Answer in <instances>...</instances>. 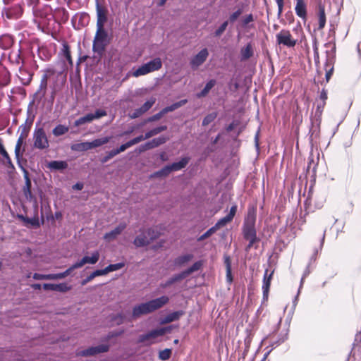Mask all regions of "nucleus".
<instances>
[{
	"instance_id": "nucleus-1",
	"label": "nucleus",
	"mask_w": 361,
	"mask_h": 361,
	"mask_svg": "<svg viewBox=\"0 0 361 361\" xmlns=\"http://www.w3.org/2000/svg\"><path fill=\"white\" fill-rule=\"evenodd\" d=\"M170 331V327H162L153 329L147 334L140 335L138 336L137 341L138 343H144L145 345H151L158 342V337L162 336Z\"/></svg>"
},
{
	"instance_id": "nucleus-2",
	"label": "nucleus",
	"mask_w": 361,
	"mask_h": 361,
	"mask_svg": "<svg viewBox=\"0 0 361 361\" xmlns=\"http://www.w3.org/2000/svg\"><path fill=\"white\" fill-rule=\"evenodd\" d=\"M161 66L162 62L161 59L157 57L134 70L132 73V75L135 78L145 75L149 73L159 70Z\"/></svg>"
},
{
	"instance_id": "nucleus-3",
	"label": "nucleus",
	"mask_w": 361,
	"mask_h": 361,
	"mask_svg": "<svg viewBox=\"0 0 361 361\" xmlns=\"http://www.w3.org/2000/svg\"><path fill=\"white\" fill-rule=\"evenodd\" d=\"M256 214L253 210H249L245 218L243 226V234L244 238H257L256 229Z\"/></svg>"
},
{
	"instance_id": "nucleus-4",
	"label": "nucleus",
	"mask_w": 361,
	"mask_h": 361,
	"mask_svg": "<svg viewBox=\"0 0 361 361\" xmlns=\"http://www.w3.org/2000/svg\"><path fill=\"white\" fill-rule=\"evenodd\" d=\"M107 33L104 28H97V32L93 41L92 49L94 52L102 56L106 46Z\"/></svg>"
},
{
	"instance_id": "nucleus-5",
	"label": "nucleus",
	"mask_w": 361,
	"mask_h": 361,
	"mask_svg": "<svg viewBox=\"0 0 361 361\" xmlns=\"http://www.w3.org/2000/svg\"><path fill=\"white\" fill-rule=\"evenodd\" d=\"M49 146V140L44 128L36 126L33 132V147L43 150Z\"/></svg>"
},
{
	"instance_id": "nucleus-6",
	"label": "nucleus",
	"mask_w": 361,
	"mask_h": 361,
	"mask_svg": "<svg viewBox=\"0 0 361 361\" xmlns=\"http://www.w3.org/2000/svg\"><path fill=\"white\" fill-rule=\"evenodd\" d=\"M277 43L288 47H293L296 44V40L292 37L290 31L286 30H281L276 35Z\"/></svg>"
},
{
	"instance_id": "nucleus-7",
	"label": "nucleus",
	"mask_w": 361,
	"mask_h": 361,
	"mask_svg": "<svg viewBox=\"0 0 361 361\" xmlns=\"http://www.w3.org/2000/svg\"><path fill=\"white\" fill-rule=\"evenodd\" d=\"M109 345L102 344L97 346L90 347L77 353L78 356L88 357L93 356L99 353H106L109 350Z\"/></svg>"
},
{
	"instance_id": "nucleus-8",
	"label": "nucleus",
	"mask_w": 361,
	"mask_h": 361,
	"mask_svg": "<svg viewBox=\"0 0 361 361\" xmlns=\"http://www.w3.org/2000/svg\"><path fill=\"white\" fill-rule=\"evenodd\" d=\"M156 99L151 97L149 100L146 101L140 108L135 109L134 111L129 114V117L132 119L139 118L142 114L148 111L154 104Z\"/></svg>"
},
{
	"instance_id": "nucleus-9",
	"label": "nucleus",
	"mask_w": 361,
	"mask_h": 361,
	"mask_svg": "<svg viewBox=\"0 0 361 361\" xmlns=\"http://www.w3.org/2000/svg\"><path fill=\"white\" fill-rule=\"evenodd\" d=\"M19 166L21 168L23 172V177L25 179V185L23 188V194L27 200H32L33 195L31 192L32 183L29 177V173L27 169L22 166V164H20Z\"/></svg>"
},
{
	"instance_id": "nucleus-10",
	"label": "nucleus",
	"mask_w": 361,
	"mask_h": 361,
	"mask_svg": "<svg viewBox=\"0 0 361 361\" xmlns=\"http://www.w3.org/2000/svg\"><path fill=\"white\" fill-rule=\"evenodd\" d=\"M209 55L207 49L204 48L200 51L194 57L190 60V66L192 68H197L201 66L207 59Z\"/></svg>"
},
{
	"instance_id": "nucleus-11",
	"label": "nucleus",
	"mask_w": 361,
	"mask_h": 361,
	"mask_svg": "<svg viewBox=\"0 0 361 361\" xmlns=\"http://www.w3.org/2000/svg\"><path fill=\"white\" fill-rule=\"evenodd\" d=\"M236 211L237 205H233L230 209L229 213L226 216L220 219L214 226L216 231L231 221L236 213Z\"/></svg>"
},
{
	"instance_id": "nucleus-12",
	"label": "nucleus",
	"mask_w": 361,
	"mask_h": 361,
	"mask_svg": "<svg viewBox=\"0 0 361 361\" xmlns=\"http://www.w3.org/2000/svg\"><path fill=\"white\" fill-rule=\"evenodd\" d=\"M97 11V28H104V23L107 20L106 11L101 6L97 1L96 4Z\"/></svg>"
},
{
	"instance_id": "nucleus-13",
	"label": "nucleus",
	"mask_w": 361,
	"mask_h": 361,
	"mask_svg": "<svg viewBox=\"0 0 361 361\" xmlns=\"http://www.w3.org/2000/svg\"><path fill=\"white\" fill-rule=\"evenodd\" d=\"M126 228V223L119 224L116 228L104 235V239L106 241H111L116 239Z\"/></svg>"
},
{
	"instance_id": "nucleus-14",
	"label": "nucleus",
	"mask_w": 361,
	"mask_h": 361,
	"mask_svg": "<svg viewBox=\"0 0 361 361\" xmlns=\"http://www.w3.org/2000/svg\"><path fill=\"white\" fill-rule=\"evenodd\" d=\"M151 312L152 311L148 302H143L133 307L132 317L133 318H138L142 314H147Z\"/></svg>"
},
{
	"instance_id": "nucleus-15",
	"label": "nucleus",
	"mask_w": 361,
	"mask_h": 361,
	"mask_svg": "<svg viewBox=\"0 0 361 361\" xmlns=\"http://www.w3.org/2000/svg\"><path fill=\"white\" fill-rule=\"evenodd\" d=\"M273 271L269 273V270L266 269L263 278L262 291H263V300H267L272 277Z\"/></svg>"
},
{
	"instance_id": "nucleus-16",
	"label": "nucleus",
	"mask_w": 361,
	"mask_h": 361,
	"mask_svg": "<svg viewBox=\"0 0 361 361\" xmlns=\"http://www.w3.org/2000/svg\"><path fill=\"white\" fill-rule=\"evenodd\" d=\"M54 70L48 68L45 71V73L42 76L39 89L37 92V93L41 94L42 97H44L46 94L47 80L49 76L54 74Z\"/></svg>"
},
{
	"instance_id": "nucleus-17",
	"label": "nucleus",
	"mask_w": 361,
	"mask_h": 361,
	"mask_svg": "<svg viewBox=\"0 0 361 361\" xmlns=\"http://www.w3.org/2000/svg\"><path fill=\"white\" fill-rule=\"evenodd\" d=\"M169 301V298L167 296H161L158 298L148 301L150 310L152 312L162 307L164 305L167 304Z\"/></svg>"
},
{
	"instance_id": "nucleus-18",
	"label": "nucleus",
	"mask_w": 361,
	"mask_h": 361,
	"mask_svg": "<svg viewBox=\"0 0 361 361\" xmlns=\"http://www.w3.org/2000/svg\"><path fill=\"white\" fill-rule=\"evenodd\" d=\"M140 233L135 237L133 240V244L136 247H145L149 245V242L148 240V237L145 231V230H140Z\"/></svg>"
},
{
	"instance_id": "nucleus-19",
	"label": "nucleus",
	"mask_w": 361,
	"mask_h": 361,
	"mask_svg": "<svg viewBox=\"0 0 361 361\" xmlns=\"http://www.w3.org/2000/svg\"><path fill=\"white\" fill-rule=\"evenodd\" d=\"M99 259L98 251L94 252L91 256H84L80 261L77 262L79 267H82L85 264H94Z\"/></svg>"
},
{
	"instance_id": "nucleus-20",
	"label": "nucleus",
	"mask_w": 361,
	"mask_h": 361,
	"mask_svg": "<svg viewBox=\"0 0 361 361\" xmlns=\"http://www.w3.org/2000/svg\"><path fill=\"white\" fill-rule=\"evenodd\" d=\"M183 314L184 312L182 310H178L169 313L161 319V324H168L174 321H177L180 319L181 316L183 315Z\"/></svg>"
},
{
	"instance_id": "nucleus-21",
	"label": "nucleus",
	"mask_w": 361,
	"mask_h": 361,
	"mask_svg": "<svg viewBox=\"0 0 361 361\" xmlns=\"http://www.w3.org/2000/svg\"><path fill=\"white\" fill-rule=\"evenodd\" d=\"M47 167L50 170L61 171L67 169L68 164L66 161H51L47 164Z\"/></svg>"
},
{
	"instance_id": "nucleus-22",
	"label": "nucleus",
	"mask_w": 361,
	"mask_h": 361,
	"mask_svg": "<svg viewBox=\"0 0 361 361\" xmlns=\"http://www.w3.org/2000/svg\"><path fill=\"white\" fill-rule=\"evenodd\" d=\"M25 137H25L24 135H20V136L18 137V138L17 140L16 145L15 147V157L17 160L18 166H20V164H21L20 159H21L23 154H22V153H20V148L24 142V139Z\"/></svg>"
},
{
	"instance_id": "nucleus-23",
	"label": "nucleus",
	"mask_w": 361,
	"mask_h": 361,
	"mask_svg": "<svg viewBox=\"0 0 361 361\" xmlns=\"http://www.w3.org/2000/svg\"><path fill=\"white\" fill-rule=\"evenodd\" d=\"M193 258L192 254H185L176 257L173 264L175 266L181 267L188 263Z\"/></svg>"
},
{
	"instance_id": "nucleus-24",
	"label": "nucleus",
	"mask_w": 361,
	"mask_h": 361,
	"mask_svg": "<svg viewBox=\"0 0 361 361\" xmlns=\"http://www.w3.org/2000/svg\"><path fill=\"white\" fill-rule=\"evenodd\" d=\"M216 81L214 79L209 80L205 85L204 87L198 92L196 96L197 98H202L206 97L209 91L216 85Z\"/></svg>"
},
{
	"instance_id": "nucleus-25",
	"label": "nucleus",
	"mask_w": 361,
	"mask_h": 361,
	"mask_svg": "<svg viewBox=\"0 0 361 361\" xmlns=\"http://www.w3.org/2000/svg\"><path fill=\"white\" fill-rule=\"evenodd\" d=\"M318 29L322 30L324 27L326 25V15L324 6L321 4H319L318 6Z\"/></svg>"
},
{
	"instance_id": "nucleus-26",
	"label": "nucleus",
	"mask_w": 361,
	"mask_h": 361,
	"mask_svg": "<svg viewBox=\"0 0 361 361\" xmlns=\"http://www.w3.org/2000/svg\"><path fill=\"white\" fill-rule=\"evenodd\" d=\"M185 279V276H183V273H178L176 274L173 275L171 277H170L167 281H166L164 283H161L160 286L163 288H166L170 286H171L173 283L180 281Z\"/></svg>"
},
{
	"instance_id": "nucleus-27",
	"label": "nucleus",
	"mask_w": 361,
	"mask_h": 361,
	"mask_svg": "<svg viewBox=\"0 0 361 361\" xmlns=\"http://www.w3.org/2000/svg\"><path fill=\"white\" fill-rule=\"evenodd\" d=\"M187 102H188L187 99H182V100H180V101H178L177 102H175V103L172 104L170 106L164 107L161 111L162 114L164 115V114H167L169 112L173 111L176 109L183 106Z\"/></svg>"
},
{
	"instance_id": "nucleus-28",
	"label": "nucleus",
	"mask_w": 361,
	"mask_h": 361,
	"mask_svg": "<svg viewBox=\"0 0 361 361\" xmlns=\"http://www.w3.org/2000/svg\"><path fill=\"white\" fill-rule=\"evenodd\" d=\"M190 161L189 157H183L179 161L173 162V164H170V168L172 170V171H180L182 169L185 168L187 164H188Z\"/></svg>"
},
{
	"instance_id": "nucleus-29",
	"label": "nucleus",
	"mask_w": 361,
	"mask_h": 361,
	"mask_svg": "<svg viewBox=\"0 0 361 361\" xmlns=\"http://www.w3.org/2000/svg\"><path fill=\"white\" fill-rule=\"evenodd\" d=\"M295 11L296 15L300 18L305 20L307 17L306 4L305 2L296 3Z\"/></svg>"
},
{
	"instance_id": "nucleus-30",
	"label": "nucleus",
	"mask_w": 361,
	"mask_h": 361,
	"mask_svg": "<svg viewBox=\"0 0 361 361\" xmlns=\"http://www.w3.org/2000/svg\"><path fill=\"white\" fill-rule=\"evenodd\" d=\"M202 262L200 260V261L195 262L190 267H189L188 269H187L181 272L183 273L185 278H186L187 276L190 275L192 273L200 270V268L202 267Z\"/></svg>"
},
{
	"instance_id": "nucleus-31",
	"label": "nucleus",
	"mask_w": 361,
	"mask_h": 361,
	"mask_svg": "<svg viewBox=\"0 0 361 361\" xmlns=\"http://www.w3.org/2000/svg\"><path fill=\"white\" fill-rule=\"evenodd\" d=\"M71 149L75 152L87 151L90 149L89 142H83L80 143H75L71 146Z\"/></svg>"
},
{
	"instance_id": "nucleus-32",
	"label": "nucleus",
	"mask_w": 361,
	"mask_h": 361,
	"mask_svg": "<svg viewBox=\"0 0 361 361\" xmlns=\"http://www.w3.org/2000/svg\"><path fill=\"white\" fill-rule=\"evenodd\" d=\"M242 60H247L252 56L253 51L250 43H248L244 48L240 51Z\"/></svg>"
},
{
	"instance_id": "nucleus-33",
	"label": "nucleus",
	"mask_w": 361,
	"mask_h": 361,
	"mask_svg": "<svg viewBox=\"0 0 361 361\" xmlns=\"http://www.w3.org/2000/svg\"><path fill=\"white\" fill-rule=\"evenodd\" d=\"M60 54H62L66 59V60L71 66H73V60L71 55L70 47L66 42L63 43L62 49Z\"/></svg>"
},
{
	"instance_id": "nucleus-34",
	"label": "nucleus",
	"mask_w": 361,
	"mask_h": 361,
	"mask_svg": "<svg viewBox=\"0 0 361 361\" xmlns=\"http://www.w3.org/2000/svg\"><path fill=\"white\" fill-rule=\"evenodd\" d=\"M109 137H104L98 139H95L92 142H89L90 149L96 148L100 147L103 145H105L109 142Z\"/></svg>"
},
{
	"instance_id": "nucleus-35",
	"label": "nucleus",
	"mask_w": 361,
	"mask_h": 361,
	"mask_svg": "<svg viewBox=\"0 0 361 361\" xmlns=\"http://www.w3.org/2000/svg\"><path fill=\"white\" fill-rule=\"evenodd\" d=\"M69 128L68 126L64 125H57L53 130L52 133L54 136L59 137L66 134L68 131Z\"/></svg>"
},
{
	"instance_id": "nucleus-36",
	"label": "nucleus",
	"mask_w": 361,
	"mask_h": 361,
	"mask_svg": "<svg viewBox=\"0 0 361 361\" xmlns=\"http://www.w3.org/2000/svg\"><path fill=\"white\" fill-rule=\"evenodd\" d=\"M93 121V116H92V114H87L85 116L79 118L74 122V126L78 127L82 124L90 123Z\"/></svg>"
},
{
	"instance_id": "nucleus-37",
	"label": "nucleus",
	"mask_w": 361,
	"mask_h": 361,
	"mask_svg": "<svg viewBox=\"0 0 361 361\" xmlns=\"http://www.w3.org/2000/svg\"><path fill=\"white\" fill-rule=\"evenodd\" d=\"M135 142H136V140H134V138H133V139L129 140L128 142L121 145L118 148L114 149V151H115L116 155L120 154L121 152H124L126 149L132 147L133 145H136Z\"/></svg>"
},
{
	"instance_id": "nucleus-38",
	"label": "nucleus",
	"mask_w": 361,
	"mask_h": 361,
	"mask_svg": "<svg viewBox=\"0 0 361 361\" xmlns=\"http://www.w3.org/2000/svg\"><path fill=\"white\" fill-rule=\"evenodd\" d=\"M145 231L148 237L149 243L158 238L160 234L159 231L153 228H147V230H145Z\"/></svg>"
},
{
	"instance_id": "nucleus-39",
	"label": "nucleus",
	"mask_w": 361,
	"mask_h": 361,
	"mask_svg": "<svg viewBox=\"0 0 361 361\" xmlns=\"http://www.w3.org/2000/svg\"><path fill=\"white\" fill-rule=\"evenodd\" d=\"M27 121H28V118L27 119L26 122L25 123L22 124L19 128V129L21 130L20 135H24L25 137H27L28 135L30 128L33 122V118L30 119L28 126H27Z\"/></svg>"
},
{
	"instance_id": "nucleus-40",
	"label": "nucleus",
	"mask_w": 361,
	"mask_h": 361,
	"mask_svg": "<svg viewBox=\"0 0 361 361\" xmlns=\"http://www.w3.org/2000/svg\"><path fill=\"white\" fill-rule=\"evenodd\" d=\"M171 353L172 350L170 348H166L160 350L159 353V358L163 361L168 360L171 356Z\"/></svg>"
},
{
	"instance_id": "nucleus-41",
	"label": "nucleus",
	"mask_w": 361,
	"mask_h": 361,
	"mask_svg": "<svg viewBox=\"0 0 361 361\" xmlns=\"http://www.w3.org/2000/svg\"><path fill=\"white\" fill-rule=\"evenodd\" d=\"M166 140H167V138L166 137L161 136V137L152 139V140H150V142H151V145H152V148H155V147H157L159 145L165 143L166 142Z\"/></svg>"
},
{
	"instance_id": "nucleus-42",
	"label": "nucleus",
	"mask_w": 361,
	"mask_h": 361,
	"mask_svg": "<svg viewBox=\"0 0 361 361\" xmlns=\"http://www.w3.org/2000/svg\"><path fill=\"white\" fill-rule=\"evenodd\" d=\"M288 338V331H286L284 334H280L279 336V338L278 339L273 342L271 344V346L272 348H276V346L281 345V343H283L286 340H287Z\"/></svg>"
},
{
	"instance_id": "nucleus-43",
	"label": "nucleus",
	"mask_w": 361,
	"mask_h": 361,
	"mask_svg": "<svg viewBox=\"0 0 361 361\" xmlns=\"http://www.w3.org/2000/svg\"><path fill=\"white\" fill-rule=\"evenodd\" d=\"M216 231V229L214 227H211L209 229H208L204 233L201 235L197 238V241L200 242L204 240V239L210 237L212 235H213Z\"/></svg>"
},
{
	"instance_id": "nucleus-44",
	"label": "nucleus",
	"mask_w": 361,
	"mask_h": 361,
	"mask_svg": "<svg viewBox=\"0 0 361 361\" xmlns=\"http://www.w3.org/2000/svg\"><path fill=\"white\" fill-rule=\"evenodd\" d=\"M124 267V263L119 262L116 264H111L106 267L107 274L111 271H117Z\"/></svg>"
},
{
	"instance_id": "nucleus-45",
	"label": "nucleus",
	"mask_w": 361,
	"mask_h": 361,
	"mask_svg": "<svg viewBox=\"0 0 361 361\" xmlns=\"http://www.w3.org/2000/svg\"><path fill=\"white\" fill-rule=\"evenodd\" d=\"M216 116H217L216 113H214V112L207 115L202 121V126H206L209 125V123H211L212 122H213L215 120V118H216Z\"/></svg>"
},
{
	"instance_id": "nucleus-46",
	"label": "nucleus",
	"mask_w": 361,
	"mask_h": 361,
	"mask_svg": "<svg viewBox=\"0 0 361 361\" xmlns=\"http://www.w3.org/2000/svg\"><path fill=\"white\" fill-rule=\"evenodd\" d=\"M171 171H172V170L171 169L170 166L166 165L164 167H163L161 170L157 171L154 173V175L156 176H159V177L167 176Z\"/></svg>"
},
{
	"instance_id": "nucleus-47",
	"label": "nucleus",
	"mask_w": 361,
	"mask_h": 361,
	"mask_svg": "<svg viewBox=\"0 0 361 361\" xmlns=\"http://www.w3.org/2000/svg\"><path fill=\"white\" fill-rule=\"evenodd\" d=\"M71 289V286L66 283L56 284V291L66 293Z\"/></svg>"
},
{
	"instance_id": "nucleus-48",
	"label": "nucleus",
	"mask_w": 361,
	"mask_h": 361,
	"mask_svg": "<svg viewBox=\"0 0 361 361\" xmlns=\"http://www.w3.org/2000/svg\"><path fill=\"white\" fill-rule=\"evenodd\" d=\"M152 136H154V134L152 133V129L147 132L145 133V135H139L136 137L134 138V140H136L135 143L137 144L139 143L140 142L144 140H147V139H149L150 137H152Z\"/></svg>"
},
{
	"instance_id": "nucleus-49",
	"label": "nucleus",
	"mask_w": 361,
	"mask_h": 361,
	"mask_svg": "<svg viewBox=\"0 0 361 361\" xmlns=\"http://www.w3.org/2000/svg\"><path fill=\"white\" fill-rule=\"evenodd\" d=\"M25 224H29L32 225L34 227H39V219H38L37 216H35V217H33V218L27 217L26 219H25Z\"/></svg>"
},
{
	"instance_id": "nucleus-50",
	"label": "nucleus",
	"mask_w": 361,
	"mask_h": 361,
	"mask_svg": "<svg viewBox=\"0 0 361 361\" xmlns=\"http://www.w3.org/2000/svg\"><path fill=\"white\" fill-rule=\"evenodd\" d=\"M20 50H18V51H12L9 56V58L10 59L16 63H20Z\"/></svg>"
},
{
	"instance_id": "nucleus-51",
	"label": "nucleus",
	"mask_w": 361,
	"mask_h": 361,
	"mask_svg": "<svg viewBox=\"0 0 361 361\" xmlns=\"http://www.w3.org/2000/svg\"><path fill=\"white\" fill-rule=\"evenodd\" d=\"M163 116H164V114H162L161 111H160L157 114L147 118L145 120V123L157 121L159 120Z\"/></svg>"
},
{
	"instance_id": "nucleus-52",
	"label": "nucleus",
	"mask_w": 361,
	"mask_h": 361,
	"mask_svg": "<svg viewBox=\"0 0 361 361\" xmlns=\"http://www.w3.org/2000/svg\"><path fill=\"white\" fill-rule=\"evenodd\" d=\"M106 111L103 109H97L94 114H92V116H93V120L99 119L102 117L106 116Z\"/></svg>"
},
{
	"instance_id": "nucleus-53",
	"label": "nucleus",
	"mask_w": 361,
	"mask_h": 361,
	"mask_svg": "<svg viewBox=\"0 0 361 361\" xmlns=\"http://www.w3.org/2000/svg\"><path fill=\"white\" fill-rule=\"evenodd\" d=\"M228 26V21L224 22L220 27L215 31V36L219 37L222 35V33L226 30Z\"/></svg>"
},
{
	"instance_id": "nucleus-54",
	"label": "nucleus",
	"mask_w": 361,
	"mask_h": 361,
	"mask_svg": "<svg viewBox=\"0 0 361 361\" xmlns=\"http://www.w3.org/2000/svg\"><path fill=\"white\" fill-rule=\"evenodd\" d=\"M123 333H124V330H116V331H110L106 336V339L109 340L112 338L120 336Z\"/></svg>"
},
{
	"instance_id": "nucleus-55",
	"label": "nucleus",
	"mask_w": 361,
	"mask_h": 361,
	"mask_svg": "<svg viewBox=\"0 0 361 361\" xmlns=\"http://www.w3.org/2000/svg\"><path fill=\"white\" fill-rule=\"evenodd\" d=\"M125 317L122 314H117L114 315L111 320L114 322L116 324L119 325L124 322Z\"/></svg>"
},
{
	"instance_id": "nucleus-56",
	"label": "nucleus",
	"mask_w": 361,
	"mask_h": 361,
	"mask_svg": "<svg viewBox=\"0 0 361 361\" xmlns=\"http://www.w3.org/2000/svg\"><path fill=\"white\" fill-rule=\"evenodd\" d=\"M242 13L243 10L241 8H238L236 11H235L230 16L229 20L231 23L235 22L236 19L242 14Z\"/></svg>"
},
{
	"instance_id": "nucleus-57",
	"label": "nucleus",
	"mask_w": 361,
	"mask_h": 361,
	"mask_svg": "<svg viewBox=\"0 0 361 361\" xmlns=\"http://www.w3.org/2000/svg\"><path fill=\"white\" fill-rule=\"evenodd\" d=\"M254 20V17L252 14H249L244 17L242 20V25L243 27H246L250 23Z\"/></svg>"
},
{
	"instance_id": "nucleus-58",
	"label": "nucleus",
	"mask_w": 361,
	"mask_h": 361,
	"mask_svg": "<svg viewBox=\"0 0 361 361\" xmlns=\"http://www.w3.org/2000/svg\"><path fill=\"white\" fill-rule=\"evenodd\" d=\"M116 156V154L114 151V149L113 150H111L109 152H108L106 153V155L104 156L102 159V163H106V161H108L109 159H111V158H113L114 157Z\"/></svg>"
},
{
	"instance_id": "nucleus-59",
	"label": "nucleus",
	"mask_w": 361,
	"mask_h": 361,
	"mask_svg": "<svg viewBox=\"0 0 361 361\" xmlns=\"http://www.w3.org/2000/svg\"><path fill=\"white\" fill-rule=\"evenodd\" d=\"M33 279L35 280H50V276L49 274L35 273L33 274Z\"/></svg>"
},
{
	"instance_id": "nucleus-60",
	"label": "nucleus",
	"mask_w": 361,
	"mask_h": 361,
	"mask_svg": "<svg viewBox=\"0 0 361 361\" xmlns=\"http://www.w3.org/2000/svg\"><path fill=\"white\" fill-rule=\"evenodd\" d=\"M50 280H57L62 279L66 278L64 272L57 273V274H49Z\"/></svg>"
},
{
	"instance_id": "nucleus-61",
	"label": "nucleus",
	"mask_w": 361,
	"mask_h": 361,
	"mask_svg": "<svg viewBox=\"0 0 361 361\" xmlns=\"http://www.w3.org/2000/svg\"><path fill=\"white\" fill-rule=\"evenodd\" d=\"M167 129L166 126H161L152 129L154 135H156Z\"/></svg>"
},
{
	"instance_id": "nucleus-62",
	"label": "nucleus",
	"mask_w": 361,
	"mask_h": 361,
	"mask_svg": "<svg viewBox=\"0 0 361 361\" xmlns=\"http://www.w3.org/2000/svg\"><path fill=\"white\" fill-rule=\"evenodd\" d=\"M0 154L6 159V163L8 165H11V166H13V164H12V162H11V159L8 152H6V150L5 149L0 152Z\"/></svg>"
},
{
	"instance_id": "nucleus-63",
	"label": "nucleus",
	"mask_w": 361,
	"mask_h": 361,
	"mask_svg": "<svg viewBox=\"0 0 361 361\" xmlns=\"http://www.w3.org/2000/svg\"><path fill=\"white\" fill-rule=\"evenodd\" d=\"M79 266L77 262L74 263L73 264H72L68 269H67L64 272V274H65V276H68L69 274H71V273L74 270V269H79Z\"/></svg>"
},
{
	"instance_id": "nucleus-64",
	"label": "nucleus",
	"mask_w": 361,
	"mask_h": 361,
	"mask_svg": "<svg viewBox=\"0 0 361 361\" xmlns=\"http://www.w3.org/2000/svg\"><path fill=\"white\" fill-rule=\"evenodd\" d=\"M309 159L310 160H309V162L307 164V170L310 171L312 169V172L315 173L317 164H314L312 158V159L310 158Z\"/></svg>"
}]
</instances>
